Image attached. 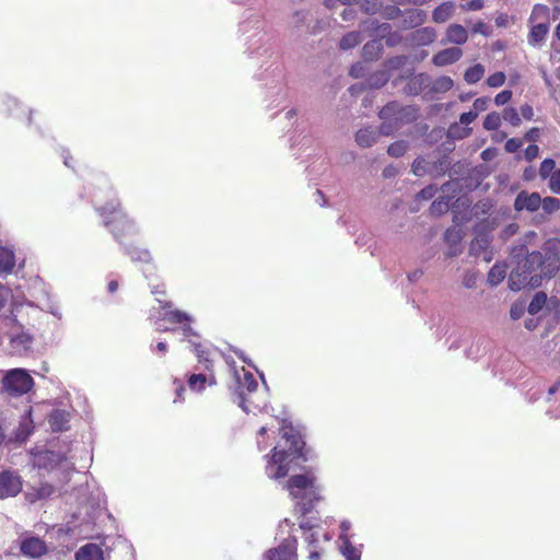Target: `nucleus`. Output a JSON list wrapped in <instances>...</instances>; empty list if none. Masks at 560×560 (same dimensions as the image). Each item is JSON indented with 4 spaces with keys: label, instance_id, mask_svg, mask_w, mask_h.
<instances>
[{
    "label": "nucleus",
    "instance_id": "1",
    "mask_svg": "<svg viewBox=\"0 0 560 560\" xmlns=\"http://www.w3.org/2000/svg\"><path fill=\"white\" fill-rule=\"evenodd\" d=\"M281 440L273 447L271 455H266V474L271 479L285 477L298 460L303 457L304 442L291 425L282 424Z\"/></svg>",
    "mask_w": 560,
    "mask_h": 560
},
{
    "label": "nucleus",
    "instance_id": "2",
    "mask_svg": "<svg viewBox=\"0 0 560 560\" xmlns=\"http://www.w3.org/2000/svg\"><path fill=\"white\" fill-rule=\"evenodd\" d=\"M287 489L303 515L320 500L322 488L317 485L313 472L292 476L287 482Z\"/></svg>",
    "mask_w": 560,
    "mask_h": 560
},
{
    "label": "nucleus",
    "instance_id": "3",
    "mask_svg": "<svg viewBox=\"0 0 560 560\" xmlns=\"http://www.w3.org/2000/svg\"><path fill=\"white\" fill-rule=\"evenodd\" d=\"M152 318H156L154 322L155 328L158 331H167L170 328L164 325V322L167 320L170 323H178L184 324L183 326V334L184 337L188 340L189 343H191L195 347V351L197 353V357L199 358V362H202L205 360L206 362V369H209V355L205 351L200 350V345L196 343L194 338L197 336L194 334L192 329L187 322H190V317L178 310H171V306L168 303L161 306V310L156 314H151Z\"/></svg>",
    "mask_w": 560,
    "mask_h": 560
},
{
    "label": "nucleus",
    "instance_id": "4",
    "mask_svg": "<svg viewBox=\"0 0 560 560\" xmlns=\"http://www.w3.org/2000/svg\"><path fill=\"white\" fill-rule=\"evenodd\" d=\"M117 207L118 202L110 200L107 205H97L96 210L103 217L104 224L110 229L116 238L122 235H133L137 230L133 222Z\"/></svg>",
    "mask_w": 560,
    "mask_h": 560
},
{
    "label": "nucleus",
    "instance_id": "5",
    "mask_svg": "<svg viewBox=\"0 0 560 560\" xmlns=\"http://www.w3.org/2000/svg\"><path fill=\"white\" fill-rule=\"evenodd\" d=\"M233 372V389L238 397V406L245 411L250 412V405L253 401L249 396L257 389L258 383L254 375L246 371L244 368L236 369L232 368Z\"/></svg>",
    "mask_w": 560,
    "mask_h": 560
},
{
    "label": "nucleus",
    "instance_id": "6",
    "mask_svg": "<svg viewBox=\"0 0 560 560\" xmlns=\"http://www.w3.org/2000/svg\"><path fill=\"white\" fill-rule=\"evenodd\" d=\"M2 386L11 396H22L34 386L32 376L24 369H12L3 377Z\"/></svg>",
    "mask_w": 560,
    "mask_h": 560
},
{
    "label": "nucleus",
    "instance_id": "7",
    "mask_svg": "<svg viewBox=\"0 0 560 560\" xmlns=\"http://www.w3.org/2000/svg\"><path fill=\"white\" fill-rule=\"evenodd\" d=\"M296 538L289 535L278 547L265 553V560H296Z\"/></svg>",
    "mask_w": 560,
    "mask_h": 560
},
{
    "label": "nucleus",
    "instance_id": "8",
    "mask_svg": "<svg viewBox=\"0 0 560 560\" xmlns=\"http://www.w3.org/2000/svg\"><path fill=\"white\" fill-rule=\"evenodd\" d=\"M300 527L304 532V538L310 549H314V547L320 549L319 542L328 541L331 538L328 532L317 523L304 520L301 522Z\"/></svg>",
    "mask_w": 560,
    "mask_h": 560
},
{
    "label": "nucleus",
    "instance_id": "9",
    "mask_svg": "<svg viewBox=\"0 0 560 560\" xmlns=\"http://www.w3.org/2000/svg\"><path fill=\"white\" fill-rule=\"evenodd\" d=\"M22 490V481L19 475L4 470L0 472V498L15 497Z\"/></svg>",
    "mask_w": 560,
    "mask_h": 560
},
{
    "label": "nucleus",
    "instance_id": "10",
    "mask_svg": "<svg viewBox=\"0 0 560 560\" xmlns=\"http://www.w3.org/2000/svg\"><path fill=\"white\" fill-rule=\"evenodd\" d=\"M390 133V129L388 128L387 125H382L380 131L375 130L374 128H364V129H360L357 135H355V141L358 142V144L360 147H363V148H368V147H371L373 145L380 135H389Z\"/></svg>",
    "mask_w": 560,
    "mask_h": 560
},
{
    "label": "nucleus",
    "instance_id": "11",
    "mask_svg": "<svg viewBox=\"0 0 560 560\" xmlns=\"http://www.w3.org/2000/svg\"><path fill=\"white\" fill-rule=\"evenodd\" d=\"M21 551L24 556L38 558L47 551V548L45 542L39 538L27 537L21 542Z\"/></svg>",
    "mask_w": 560,
    "mask_h": 560
},
{
    "label": "nucleus",
    "instance_id": "12",
    "mask_svg": "<svg viewBox=\"0 0 560 560\" xmlns=\"http://www.w3.org/2000/svg\"><path fill=\"white\" fill-rule=\"evenodd\" d=\"M541 200L537 192L527 194L523 191L515 199V208L516 210L535 211L541 206Z\"/></svg>",
    "mask_w": 560,
    "mask_h": 560
},
{
    "label": "nucleus",
    "instance_id": "13",
    "mask_svg": "<svg viewBox=\"0 0 560 560\" xmlns=\"http://www.w3.org/2000/svg\"><path fill=\"white\" fill-rule=\"evenodd\" d=\"M463 55V51L458 47H451L441 50L433 57V62L435 66L442 67L446 65H451L457 61Z\"/></svg>",
    "mask_w": 560,
    "mask_h": 560
},
{
    "label": "nucleus",
    "instance_id": "14",
    "mask_svg": "<svg viewBox=\"0 0 560 560\" xmlns=\"http://www.w3.org/2000/svg\"><path fill=\"white\" fill-rule=\"evenodd\" d=\"M530 24L550 25V10L547 5L537 3L529 15Z\"/></svg>",
    "mask_w": 560,
    "mask_h": 560
},
{
    "label": "nucleus",
    "instance_id": "15",
    "mask_svg": "<svg viewBox=\"0 0 560 560\" xmlns=\"http://www.w3.org/2000/svg\"><path fill=\"white\" fill-rule=\"evenodd\" d=\"M75 560H103V550L96 544H88L77 551Z\"/></svg>",
    "mask_w": 560,
    "mask_h": 560
},
{
    "label": "nucleus",
    "instance_id": "16",
    "mask_svg": "<svg viewBox=\"0 0 560 560\" xmlns=\"http://www.w3.org/2000/svg\"><path fill=\"white\" fill-rule=\"evenodd\" d=\"M468 39V33L466 28L459 24H452L446 30L445 42L462 45Z\"/></svg>",
    "mask_w": 560,
    "mask_h": 560
},
{
    "label": "nucleus",
    "instance_id": "17",
    "mask_svg": "<svg viewBox=\"0 0 560 560\" xmlns=\"http://www.w3.org/2000/svg\"><path fill=\"white\" fill-rule=\"evenodd\" d=\"M59 460V456L50 451H43L34 454L33 464L38 468H54Z\"/></svg>",
    "mask_w": 560,
    "mask_h": 560
},
{
    "label": "nucleus",
    "instance_id": "18",
    "mask_svg": "<svg viewBox=\"0 0 560 560\" xmlns=\"http://www.w3.org/2000/svg\"><path fill=\"white\" fill-rule=\"evenodd\" d=\"M206 384L213 385L215 384V378L213 375H206L202 373L191 374L188 380V386L191 390L200 392L205 388Z\"/></svg>",
    "mask_w": 560,
    "mask_h": 560
},
{
    "label": "nucleus",
    "instance_id": "19",
    "mask_svg": "<svg viewBox=\"0 0 560 560\" xmlns=\"http://www.w3.org/2000/svg\"><path fill=\"white\" fill-rule=\"evenodd\" d=\"M339 550L347 560H361V546H354L350 539L339 540Z\"/></svg>",
    "mask_w": 560,
    "mask_h": 560
},
{
    "label": "nucleus",
    "instance_id": "20",
    "mask_svg": "<svg viewBox=\"0 0 560 560\" xmlns=\"http://www.w3.org/2000/svg\"><path fill=\"white\" fill-rule=\"evenodd\" d=\"M549 25L532 24L530 32L528 35V43L532 46H536L544 42L548 35Z\"/></svg>",
    "mask_w": 560,
    "mask_h": 560
},
{
    "label": "nucleus",
    "instance_id": "21",
    "mask_svg": "<svg viewBox=\"0 0 560 560\" xmlns=\"http://www.w3.org/2000/svg\"><path fill=\"white\" fill-rule=\"evenodd\" d=\"M436 37V33L434 28L432 27H423L420 30H417L412 34V40L418 45H429L434 42Z\"/></svg>",
    "mask_w": 560,
    "mask_h": 560
},
{
    "label": "nucleus",
    "instance_id": "22",
    "mask_svg": "<svg viewBox=\"0 0 560 560\" xmlns=\"http://www.w3.org/2000/svg\"><path fill=\"white\" fill-rule=\"evenodd\" d=\"M69 415L63 410H55L49 417V424L54 431H63L67 429Z\"/></svg>",
    "mask_w": 560,
    "mask_h": 560
},
{
    "label": "nucleus",
    "instance_id": "23",
    "mask_svg": "<svg viewBox=\"0 0 560 560\" xmlns=\"http://www.w3.org/2000/svg\"><path fill=\"white\" fill-rule=\"evenodd\" d=\"M52 493H54L52 486H50L48 483H44L38 489L33 488L32 490H27L25 492V497L30 502H35L36 500L48 498Z\"/></svg>",
    "mask_w": 560,
    "mask_h": 560
},
{
    "label": "nucleus",
    "instance_id": "24",
    "mask_svg": "<svg viewBox=\"0 0 560 560\" xmlns=\"http://www.w3.org/2000/svg\"><path fill=\"white\" fill-rule=\"evenodd\" d=\"M453 11V4L450 2H444L434 9L432 19L436 23H444L452 16Z\"/></svg>",
    "mask_w": 560,
    "mask_h": 560
},
{
    "label": "nucleus",
    "instance_id": "25",
    "mask_svg": "<svg viewBox=\"0 0 560 560\" xmlns=\"http://www.w3.org/2000/svg\"><path fill=\"white\" fill-rule=\"evenodd\" d=\"M14 267V254L11 249L0 246V272H10Z\"/></svg>",
    "mask_w": 560,
    "mask_h": 560
},
{
    "label": "nucleus",
    "instance_id": "26",
    "mask_svg": "<svg viewBox=\"0 0 560 560\" xmlns=\"http://www.w3.org/2000/svg\"><path fill=\"white\" fill-rule=\"evenodd\" d=\"M362 39L361 32L353 31L341 38L339 46L342 50H348L360 44Z\"/></svg>",
    "mask_w": 560,
    "mask_h": 560
},
{
    "label": "nucleus",
    "instance_id": "27",
    "mask_svg": "<svg viewBox=\"0 0 560 560\" xmlns=\"http://www.w3.org/2000/svg\"><path fill=\"white\" fill-rule=\"evenodd\" d=\"M470 133L471 128L460 125V122L451 125L447 131L448 137L456 140L467 138Z\"/></svg>",
    "mask_w": 560,
    "mask_h": 560
},
{
    "label": "nucleus",
    "instance_id": "28",
    "mask_svg": "<svg viewBox=\"0 0 560 560\" xmlns=\"http://www.w3.org/2000/svg\"><path fill=\"white\" fill-rule=\"evenodd\" d=\"M483 66L477 63L466 70L464 78L467 83L472 84L480 81V79L483 77Z\"/></svg>",
    "mask_w": 560,
    "mask_h": 560
},
{
    "label": "nucleus",
    "instance_id": "29",
    "mask_svg": "<svg viewBox=\"0 0 560 560\" xmlns=\"http://www.w3.org/2000/svg\"><path fill=\"white\" fill-rule=\"evenodd\" d=\"M505 267L497 264L490 269L488 273V282L491 285H497L505 278Z\"/></svg>",
    "mask_w": 560,
    "mask_h": 560
},
{
    "label": "nucleus",
    "instance_id": "30",
    "mask_svg": "<svg viewBox=\"0 0 560 560\" xmlns=\"http://www.w3.org/2000/svg\"><path fill=\"white\" fill-rule=\"evenodd\" d=\"M546 302H547L546 293H544V292L536 293L528 305V313L532 315L537 314L544 307Z\"/></svg>",
    "mask_w": 560,
    "mask_h": 560
},
{
    "label": "nucleus",
    "instance_id": "31",
    "mask_svg": "<svg viewBox=\"0 0 560 560\" xmlns=\"http://www.w3.org/2000/svg\"><path fill=\"white\" fill-rule=\"evenodd\" d=\"M453 86V80L450 77H441L433 83L432 90L438 93H444L451 90Z\"/></svg>",
    "mask_w": 560,
    "mask_h": 560
},
{
    "label": "nucleus",
    "instance_id": "32",
    "mask_svg": "<svg viewBox=\"0 0 560 560\" xmlns=\"http://www.w3.org/2000/svg\"><path fill=\"white\" fill-rule=\"evenodd\" d=\"M500 125L501 116L494 112L488 114L483 120V128L489 131L497 130L500 127Z\"/></svg>",
    "mask_w": 560,
    "mask_h": 560
},
{
    "label": "nucleus",
    "instance_id": "33",
    "mask_svg": "<svg viewBox=\"0 0 560 560\" xmlns=\"http://www.w3.org/2000/svg\"><path fill=\"white\" fill-rule=\"evenodd\" d=\"M407 149V142L400 140L392 143L387 149V153L393 158H399L406 153Z\"/></svg>",
    "mask_w": 560,
    "mask_h": 560
},
{
    "label": "nucleus",
    "instance_id": "34",
    "mask_svg": "<svg viewBox=\"0 0 560 560\" xmlns=\"http://www.w3.org/2000/svg\"><path fill=\"white\" fill-rule=\"evenodd\" d=\"M502 118L510 122L512 126L517 127L521 125V116L513 107H506L503 110Z\"/></svg>",
    "mask_w": 560,
    "mask_h": 560
},
{
    "label": "nucleus",
    "instance_id": "35",
    "mask_svg": "<svg viewBox=\"0 0 560 560\" xmlns=\"http://www.w3.org/2000/svg\"><path fill=\"white\" fill-rule=\"evenodd\" d=\"M128 255L132 260H138L142 262H149L151 260V255L147 249H141L138 247H132L128 249Z\"/></svg>",
    "mask_w": 560,
    "mask_h": 560
},
{
    "label": "nucleus",
    "instance_id": "36",
    "mask_svg": "<svg viewBox=\"0 0 560 560\" xmlns=\"http://www.w3.org/2000/svg\"><path fill=\"white\" fill-rule=\"evenodd\" d=\"M541 207L545 212L552 213L560 209V200L555 197H546L541 200Z\"/></svg>",
    "mask_w": 560,
    "mask_h": 560
},
{
    "label": "nucleus",
    "instance_id": "37",
    "mask_svg": "<svg viewBox=\"0 0 560 560\" xmlns=\"http://www.w3.org/2000/svg\"><path fill=\"white\" fill-rule=\"evenodd\" d=\"M407 14H408V19L410 20L411 26L420 25L427 19L425 12L423 10H419V9L411 10Z\"/></svg>",
    "mask_w": 560,
    "mask_h": 560
},
{
    "label": "nucleus",
    "instance_id": "38",
    "mask_svg": "<svg viewBox=\"0 0 560 560\" xmlns=\"http://www.w3.org/2000/svg\"><path fill=\"white\" fill-rule=\"evenodd\" d=\"M556 162L552 159H546L541 162L539 168V175L541 178H550V175L555 172Z\"/></svg>",
    "mask_w": 560,
    "mask_h": 560
},
{
    "label": "nucleus",
    "instance_id": "39",
    "mask_svg": "<svg viewBox=\"0 0 560 560\" xmlns=\"http://www.w3.org/2000/svg\"><path fill=\"white\" fill-rule=\"evenodd\" d=\"M505 74L504 72H495L493 74H491L488 79H487V84L490 86V88H500L504 84L505 82Z\"/></svg>",
    "mask_w": 560,
    "mask_h": 560
},
{
    "label": "nucleus",
    "instance_id": "40",
    "mask_svg": "<svg viewBox=\"0 0 560 560\" xmlns=\"http://www.w3.org/2000/svg\"><path fill=\"white\" fill-rule=\"evenodd\" d=\"M549 188L552 192L560 195V168L556 170L549 178Z\"/></svg>",
    "mask_w": 560,
    "mask_h": 560
},
{
    "label": "nucleus",
    "instance_id": "41",
    "mask_svg": "<svg viewBox=\"0 0 560 560\" xmlns=\"http://www.w3.org/2000/svg\"><path fill=\"white\" fill-rule=\"evenodd\" d=\"M37 306L46 312H49L51 313L52 315H55L56 317L60 318L61 317V313H60V308L58 305H55L52 303L49 302V300L47 299L46 302H38L37 303Z\"/></svg>",
    "mask_w": 560,
    "mask_h": 560
},
{
    "label": "nucleus",
    "instance_id": "42",
    "mask_svg": "<svg viewBox=\"0 0 560 560\" xmlns=\"http://www.w3.org/2000/svg\"><path fill=\"white\" fill-rule=\"evenodd\" d=\"M489 244V240L487 236L477 237L471 242V250L477 254L478 250L486 249Z\"/></svg>",
    "mask_w": 560,
    "mask_h": 560
},
{
    "label": "nucleus",
    "instance_id": "43",
    "mask_svg": "<svg viewBox=\"0 0 560 560\" xmlns=\"http://www.w3.org/2000/svg\"><path fill=\"white\" fill-rule=\"evenodd\" d=\"M32 339H31V336L27 335V334H21V335H16V336H11V342L13 345H20L22 346L23 348H27L28 345L31 343Z\"/></svg>",
    "mask_w": 560,
    "mask_h": 560
},
{
    "label": "nucleus",
    "instance_id": "44",
    "mask_svg": "<svg viewBox=\"0 0 560 560\" xmlns=\"http://www.w3.org/2000/svg\"><path fill=\"white\" fill-rule=\"evenodd\" d=\"M489 102L490 100L488 97H479L475 100L472 110L477 112V115H479V113L485 112L488 108Z\"/></svg>",
    "mask_w": 560,
    "mask_h": 560
},
{
    "label": "nucleus",
    "instance_id": "45",
    "mask_svg": "<svg viewBox=\"0 0 560 560\" xmlns=\"http://www.w3.org/2000/svg\"><path fill=\"white\" fill-rule=\"evenodd\" d=\"M511 98H512V91L504 90L497 94V96L494 97V103H495V105L501 106V105L506 104Z\"/></svg>",
    "mask_w": 560,
    "mask_h": 560
},
{
    "label": "nucleus",
    "instance_id": "46",
    "mask_svg": "<svg viewBox=\"0 0 560 560\" xmlns=\"http://www.w3.org/2000/svg\"><path fill=\"white\" fill-rule=\"evenodd\" d=\"M268 431H269V428H267V427H261L258 431L257 446L259 450H265L268 446V443L265 439V435L267 434Z\"/></svg>",
    "mask_w": 560,
    "mask_h": 560
},
{
    "label": "nucleus",
    "instance_id": "47",
    "mask_svg": "<svg viewBox=\"0 0 560 560\" xmlns=\"http://www.w3.org/2000/svg\"><path fill=\"white\" fill-rule=\"evenodd\" d=\"M478 117L477 112L469 110L467 113H463L459 117L460 125L468 127L476 118Z\"/></svg>",
    "mask_w": 560,
    "mask_h": 560
},
{
    "label": "nucleus",
    "instance_id": "48",
    "mask_svg": "<svg viewBox=\"0 0 560 560\" xmlns=\"http://www.w3.org/2000/svg\"><path fill=\"white\" fill-rule=\"evenodd\" d=\"M523 145V142L522 140L517 139V138H512V139H509L506 142H505V150L510 153H514L516 152Z\"/></svg>",
    "mask_w": 560,
    "mask_h": 560
},
{
    "label": "nucleus",
    "instance_id": "49",
    "mask_svg": "<svg viewBox=\"0 0 560 560\" xmlns=\"http://www.w3.org/2000/svg\"><path fill=\"white\" fill-rule=\"evenodd\" d=\"M518 273L512 272L510 276V288L514 291L521 290L522 285L526 281V277L523 280H516V277H518Z\"/></svg>",
    "mask_w": 560,
    "mask_h": 560
},
{
    "label": "nucleus",
    "instance_id": "50",
    "mask_svg": "<svg viewBox=\"0 0 560 560\" xmlns=\"http://www.w3.org/2000/svg\"><path fill=\"white\" fill-rule=\"evenodd\" d=\"M539 148L536 144H530L526 148L524 156L527 161H532L538 156Z\"/></svg>",
    "mask_w": 560,
    "mask_h": 560
},
{
    "label": "nucleus",
    "instance_id": "51",
    "mask_svg": "<svg viewBox=\"0 0 560 560\" xmlns=\"http://www.w3.org/2000/svg\"><path fill=\"white\" fill-rule=\"evenodd\" d=\"M351 529V523L350 521H342L340 523V534H339V540L350 539L348 536V532Z\"/></svg>",
    "mask_w": 560,
    "mask_h": 560
},
{
    "label": "nucleus",
    "instance_id": "52",
    "mask_svg": "<svg viewBox=\"0 0 560 560\" xmlns=\"http://www.w3.org/2000/svg\"><path fill=\"white\" fill-rule=\"evenodd\" d=\"M398 105L396 103H392V104H388L387 106H385L380 115H381V118L383 119H387L392 116V114H394L397 109Z\"/></svg>",
    "mask_w": 560,
    "mask_h": 560
},
{
    "label": "nucleus",
    "instance_id": "53",
    "mask_svg": "<svg viewBox=\"0 0 560 560\" xmlns=\"http://www.w3.org/2000/svg\"><path fill=\"white\" fill-rule=\"evenodd\" d=\"M10 294V290L0 283V311L5 306Z\"/></svg>",
    "mask_w": 560,
    "mask_h": 560
},
{
    "label": "nucleus",
    "instance_id": "54",
    "mask_svg": "<svg viewBox=\"0 0 560 560\" xmlns=\"http://www.w3.org/2000/svg\"><path fill=\"white\" fill-rule=\"evenodd\" d=\"M445 238L448 241V242H453V243H456L457 241H459L462 238V235L459 233V230L457 229H448L445 233Z\"/></svg>",
    "mask_w": 560,
    "mask_h": 560
},
{
    "label": "nucleus",
    "instance_id": "55",
    "mask_svg": "<svg viewBox=\"0 0 560 560\" xmlns=\"http://www.w3.org/2000/svg\"><path fill=\"white\" fill-rule=\"evenodd\" d=\"M357 1L358 0H325V5L328 9H335L338 4L348 5V4H352Z\"/></svg>",
    "mask_w": 560,
    "mask_h": 560
},
{
    "label": "nucleus",
    "instance_id": "56",
    "mask_svg": "<svg viewBox=\"0 0 560 560\" xmlns=\"http://www.w3.org/2000/svg\"><path fill=\"white\" fill-rule=\"evenodd\" d=\"M520 115L526 120H532L534 117V109L530 105L524 104L523 106H521Z\"/></svg>",
    "mask_w": 560,
    "mask_h": 560
},
{
    "label": "nucleus",
    "instance_id": "57",
    "mask_svg": "<svg viewBox=\"0 0 560 560\" xmlns=\"http://www.w3.org/2000/svg\"><path fill=\"white\" fill-rule=\"evenodd\" d=\"M380 7L378 0H365V3L363 4V9L366 12L374 13Z\"/></svg>",
    "mask_w": 560,
    "mask_h": 560
},
{
    "label": "nucleus",
    "instance_id": "58",
    "mask_svg": "<svg viewBox=\"0 0 560 560\" xmlns=\"http://www.w3.org/2000/svg\"><path fill=\"white\" fill-rule=\"evenodd\" d=\"M28 434H30V430L27 429L26 424H21V427L16 433V440L19 442H23L26 440Z\"/></svg>",
    "mask_w": 560,
    "mask_h": 560
},
{
    "label": "nucleus",
    "instance_id": "59",
    "mask_svg": "<svg viewBox=\"0 0 560 560\" xmlns=\"http://www.w3.org/2000/svg\"><path fill=\"white\" fill-rule=\"evenodd\" d=\"M434 194H435V188L432 186H429V187L423 188L419 192V197L422 199H430L434 196Z\"/></svg>",
    "mask_w": 560,
    "mask_h": 560
},
{
    "label": "nucleus",
    "instance_id": "60",
    "mask_svg": "<svg viewBox=\"0 0 560 560\" xmlns=\"http://www.w3.org/2000/svg\"><path fill=\"white\" fill-rule=\"evenodd\" d=\"M423 160L418 159L412 164V171L417 176H421L424 173V167L422 166Z\"/></svg>",
    "mask_w": 560,
    "mask_h": 560
},
{
    "label": "nucleus",
    "instance_id": "61",
    "mask_svg": "<svg viewBox=\"0 0 560 560\" xmlns=\"http://www.w3.org/2000/svg\"><path fill=\"white\" fill-rule=\"evenodd\" d=\"M381 47V43L380 42H376V40H373L371 43H368L364 45V48H363V51H364V55L368 56L370 55V52L373 50V49H380Z\"/></svg>",
    "mask_w": 560,
    "mask_h": 560
},
{
    "label": "nucleus",
    "instance_id": "62",
    "mask_svg": "<svg viewBox=\"0 0 560 560\" xmlns=\"http://www.w3.org/2000/svg\"><path fill=\"white\" fill-rule=\"evenodd\" d=\"M539 136V129L538 128H532L525 133V139L527 141H536Z\"/></svg>",
    "mask_w": 560,
    "mask_h": 560
},
{
    "label": "nucleus",
    "instance_id": "63",
    "mask_svg": "<svg viewBox=\"0 0 560 560\" xmlns=\"http://www.w3.org/2000/svg\"><path fill=\"white\" fill-rule=\"evenodd\" d=\"M293 527V523H291L288 518L283 520L280 524H279V529L284 533V532H288L290 533L291 529Z\"/></svg>",
    "mask_w": 560,
    "mask_h": 560
},
{
    "label": "nucleus",
    "instance_id": "64",
    "mask_svg": "<svg viewBox=\"0 0 560 560\" xmlns=\"http://www.w3.org/2000/svg\"><path fill=\"white\" fill-rule=\"evenodd\" d=\"M322 556V549H317L314 547V549H310V559L311 560H320Z\"/></svg>",
    "mask_w": 560,
    "mask_h": 560
}]
</instances>
